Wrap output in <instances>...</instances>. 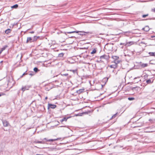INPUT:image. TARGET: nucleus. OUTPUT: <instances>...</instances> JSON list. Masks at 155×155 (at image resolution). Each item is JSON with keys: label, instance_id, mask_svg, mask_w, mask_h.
<instances>
[{"label": "nucleus", "instance_id": "obj_1", "mask_svg": "<svg viewBox=\"0 0 155 155\" xmlns=\"http://www.w3.org/2000/svg\"><path fill=\"white\" fill-rule=\"evenodd\" d=\"M109 58V56L108 55H104L101 56L100 57V61L104 62L105 61H107Z\"/></svg>", "mask_w": 155, "mask_h": 155}, {"label": "nucleus", "instance_id": "obj_2", "mask_svg": "<svg viewBox=\"0 0 155 155\" xmlns=\"http://www.w3.org/2000/svg\"><path fill=\"white\" fill-rule=\"evenodd\" d=\"M134 42L133 41L127 42L125 44L124 46H130L134 44Z\"/></svg>", "mask_w": 155, "mask_h": 155}, {"label": "nucleus", "instance_id": "obj_3", "mask_svg": "<svg viewBox=\"0 0 155 155\" xmlns=\"http://www.w3.org/2000/svg\"><path fill=\"white\" fill-rule=\"evenodd\" d=\"M30 86L28 85H26L24 87H22L21 89V90L24 92L25 90H28L29 88L30 87Z\"/></svg>", "mask_w": 155, "mask_h": 155}, {"label": "nucleus", "instance_id": "obj_4", "mask_svg": "<svg viewBox=\"0 0 155 155\" xmlns=\"http://www.w3.org/2000/svg\"><path fill=\"white\" fill-rule=\"evenodd\" d=\"M80 32L81 33H80L79 34L80 35H83V34L82 33H84V32H81V31H72L68 32L66 33H67L68 34H71V33H78V32Z\"/></svg>", "mask_w": 155, "mask_h": 155}, {"label": "nucleus", "instance_id": "obj_5", "mask_svg": "<svg viewBox=\"0 0 155 155\" xmlns=\"http://www.w3.org/2000/svg\"><path fill=\"white\" fill-rule=\"evenodd\" d=\"M2 123L3 126L4 127H7L9 125V123L6 120L2 121Z\"/></svg>", "mask_w": 155, "mask_h": 155}, {"label": "nucleus", "instance_id": "obj_6", "mask_svg": "<svg viewBox=\"0 0 155 155\" xmlns=\"http://www.w3.org/2000/svg\"><path fill=\"white\" fill-rule=\"evenodd\" d=\"M59 139L58 138H57V139H49V140H48L46 138H44V140H46L47 141H51L53 142L54 141L58 140Z\"/></svg>", "mask_w": 155, "mask_h": 155}, {"label": "nucleus", "instance_id": "obj_7", "mask_svg": "<svg viewBox=\"0 0 155 155\" xmlns=\"http://www.w3.org/2000/svg\"><path fill=\"white\" fill-rule=\"evenodd\" d=\"M48 107H50L51 108L54 109L56 107V106L55 105L49 104H48Z\"/></svg>", "mask_w": 155, "mask_h": 155}, {"label": "nucleus", "instance_id": "obj_8", "mask_svg": "<svg viewBox=\"0 0 155 155\" xmlns=\"http://www.w3.org/2000/svg\"><path fill=\"white\" fill-rule=\"evenodd\" d=\"M34 143H42V144H44L45 143L44 141H35L34 142Z\"/></svg>", "mask_w": 155, "mask_h": 155}, {"label": "nucleus", "instance_id": "obj_9", "mask_svg": "<svg viewBox=\"0 0 155 155\" xmlns=\"http://www.w3.org/2000/svg\"><path fill=\"white\" fill-rule=\"evenodd\" d=\"M143 29L146 31H149L150 29L148 26H146L144 28H143Z\"/></svg>", "mask_w": 155, "mask_h": 155}, {"label": "nucleus", "instance_id": "obj_10", "mask_svg": "<svg viewBox=\"0 0 155 155\" xmlns=\"http://www.w3.org/2000/svg\"><path fill=\"white\" fill-rule=\"evenodd\" d=\"M110 67L111 68H115L117 67V65L116 64H113L110 65Z\"/></svg>", "mask_w": 155, "mask_h": 155}, {"label": "nucleus", "instance_id": "obj_11", "mask_svg": "<svg viewBox=\"0 0 155 155\" xmlns=\"http://www.w3.org/2000/svg\"><path fill=\"white\" fill-rule=\"evenodd\" d=\"M140 66L142 68H144L145 67H147L148 66V64L143 63L141 64Z\"/></svg>", "mask_w": 155, "mask_h": 155}, {"label": "nucleus", "instance_id": "obj_12", "mask_svg": "<svg viewBox=\"0 0 155 155\" xmlns=\"http://www.w3.org/2000/svg\"><path fill=\"white\" fill-rule=\"evenodd\" d=\"M11 31V30L10 29H8L5 31V33L6 34H8Z\"/></svg>", "mask_w": 155, "mask_h": 155}, {"label": "nucleus", "instance_id": "obj_13", "mask_svg": "<svg viewBox=\"0 0 155 155\" xmlns=\"http://www.w3.org/2000/svg\"><path fill=\"white\" fill-rule=\"evenodd\" d=\"M96 52H97L96 49L95 48H94L91 52V54H93L96 53Z\"/></svg>", "mask_w": 155, "mask_h": 155}, {"label": "nucleus", "instance_id": "obj_14", "mask_svg": "<svg viewBox=\"0 0 155 155\" xmlns=\"http://www.w3.org/2000/svg\"><path fill=\"white\" fill-rule=\"evenodd\" d=\"M32 39L31 37H28L27 38V39L26 41L27 43H28L29 41H30V42H32Z\"/></svg>", "mask_w": 155, "mask_h": 155}, {"label": "nucleus", "instance_id": "obj_15", "mask_svg": "<svg viewBox=\"0 0 155 155\" xmlns=\"http://www.w3.org/2000/svg\"><path fill=\"white\" fill-rule=\"evenodd\" d=\"M120 61L118 60H114V64H116L117 65V64L119 63H120Z\"/></svg>", "mask_w": 155, "mask_h": 155}, {"label": "nucleus", "instance_id": "obj_16", "mask_svg": "<svg viewBox=\"0 0 155 155\" xmlns=\"http://www.w3.org/2000/svg\"><path fill=\"white\" fill-rule=\"evenodd\" d=\"M149 54H150V56H155V52H150L149 53Z\"/></svg>", "mask_w": 155, "mask_h": 155}, {"label": "nucleus", "instance_id": "obj_17", "mask_svg": "<svg viewBox=\"0 0 155 155\" xmlns=\"http://www.w3.org/2000/svg\"><path fill=\"white\" fill-rule=\"evenodd\" d=\"M68 118H66V117H64V118H63L61 120H60V121L61 122H62L63 121H66L67 120V119H68Z\"/></svg>", "mask_w": 155, "mask_h": 155}, {"label": "nucleus", "instance_id": "obj_18", "mask_svg": "<svg viewBox=\"0 0 155 155\" xmlns=\"http://www.w3.org/2000/svg\"><path fill=\"white\" fill-rule=\"evenodd\" d=\"M112 58L114 59V60H118L119 57L117 56H113Z\"/></svg>", "mask_w": 155, "mask_h": 155}, {"label": "nucleus", "instance_id": "obj_19", "mask_svg": "<svg viewBox=\"0 0 155 155\" xmlns=\"http://www.w3.org/2000/svg\"><path fill=\"white\" fill-rule=\"evenodd\" d=\"M83 91V89H80L77 91V93L79 94H80L81 92H82Z\"/></svg>", "mask_w": 155, "mask_h": 155}, {"label": "nucleus", "instance_id": "obj_20", "mask_svg": "<svg viewBox=\"0 0 155 155\" xmlns=\"http://www.w3.org/2000/svg\"><path fill=\"white\" fill-rule=\"evenodd\" d=\"M117 114V113H116L115 114L113 115L111 118L110 119H113L114 118L116 117Z\"/></svg>", "mask_w": 155, "mask_h": 155}, {"label": "nucleus", "instance_id": "obj_21", "mask_svg": "<svg viewBox=\"0 0 155 155\" xmlns=\"http://www.w3.org/2000/svg\"><path fill=\"white\" fill-rule=\"evenodd\" d=\"M18 5L17 4L11 7L12 8H16L18 7Z\"/></svg>", "mask_w": 155, "mask_h": 155}, {"label": "nucleus", "instance_id": "obj_22", "mask_svg": "<svg viewBox=\"0 0 155 155\" xmlns=\"http://www.w3.org/2000/svg\"><path fill=\"white\" fill-rule=\"evenodd\" d=\"M7 47H8V46L7 45H5V46H4L3 48H2V49L1 50L2 51H3L4 50H5Z\"/></svg>", "mask_w": 155, "mask_h": 155}, {"label": "nucleus", "instance_id": "obj_23", "mask_svg": "<svg viewBox=\"0 0 155 155\" xmlns=\"http://www.w3.org/2000/svg\"><path fill=\"white\" fill-rule=\"evenodd\" d=\"M34 71L35 72H37L38 71H39V70L37 68H35L34 69Z\"/></svg>", "mask_w": 155, "mask_h": 155}, {"label": "nucleus", "instance_id": "obj_24", "mask_svg": "<svg viewBox=\"0 0 155 155\" xmlns=\"http://www.w3.org/2000/svg\"><path fill=\"white\" fill-rule=\"evenodd\" d=\"M135 99L134 97H129L128 99L130 101H132L134 100Z\"/></svg>", "mask_w": 155, "mask_h": 155}, {"label": "nucleus", "instance_id": "obj_25", "mask_svg": "<svg viewBox=\"0 0 155 155\" xmlns=\"http://www.w3.org/2000/svg\"><path fill=\"white\" fill-rule=\"evenodd\" d=\"M146 82L148 84L151 83V81L150 79H149L146 81Z\"/></svg>", "mask_w": 155, "mask_h": 155}, {"label": "nucleus", "instance_id": "obj_26", "mask_svg": "<svg viewBox=\"0 0 155 155\" xmlns=\"http://www.w3.org/2000/svg\"><path fill=\"white\" fill-rule=\"evenodd\" d=\"M148 14H147V15H143V16H142V17L143 18H145L147 16H148Z\"/></svg>", "mask_w": 155, "mask_h": 155}, {"label": "nucleus", "instance_id": "obj_27", "mask_svg": "<svg viewBox=\"0 0 155 155\" xmlns=\"http://www.w3.org/2000/svg\"><path fill=\"white\" fill-rule=\"evenodd\" d=\"M63 55L64 54L63 53H61L59 54V56L60 57H62L63 56Z\"/></svg>", "mask_w": 155, "mask_h": 155}, {"label": "nucleus", "instance_id": "obj_28", "mask_svg": "<svg viewBox=\"0 0 155 155\" xmlns=\"http://www.w3.org/2000/svg\"><path fill=\"white\" fill-rule=\"evenodd\" d=\"M71 71H72L74 73L75 72H76L77 71V70H71Z\"/></svg>", "mask_w": 155, "mask_h": 155}, {"label": "nucleus", "instance_id": "obj_29", "mask_svg": "<svg viewBox=\"0 0 155 155\" xmlns=\"http://www.w3.org/2000/svg\"><path fill=\"white\" fill-rule=\"evenodd\" d=\"M5 94L2 93H0V96H1L2 95H4Z\"/></svg>", "mask_w": 155, "mask_h": 155}, {"label": "nucleus", "instance_id": "obj_30", "mask_svg": "<svg viewBox=\"0 0 155 155\" xmlns=\"http://www.w3.org/2000/svg\"><path fill=\"white\" fill-rule=\"evenodd\" d=\"M97 61L98 63H100L101 61H100V58L98 59V60H97Z\"/></svg>", "mask_w": 155, "mask_h": 155}, {"label": "nucleus", "instance_id": "obj_31", "mask_svg": "<svg viewBox=\"0 0 155 155\" xmlns=\"http://www.w3.org/2000/svg\"><path fill=\"white\" fill-rule=\"evenodd\" d=\"M26 74L25 73H24L23 74H22V76L21 77H22L23 75H24Z\"/></svg>", "mask_w": 155, "mask_h": 155}, {"label": "nucleus", "instance_id": "obj_32", "mask_svg": "<svg viewBox=\"0 0 155 155\" xmlns=\"http://www.w3.org/2000/svg\"><path fill=\"white\" fill-rule=\"evenodd\" d=\"M63 75H64L65 76H67L68 75V74H63Z\"/></svg>", "mask_w": 155, "mask_h": 155}, {"label": "nucleus", "instance_id": "obj_33", "mask_svg": "<svg viewBox=\"0 0 155 155\" xmlns=\"http://www.w3.org/2000/svg\"><path fill=\"white\" fill-rule=\"evenodd\" d=\"M125 43H121L120 44V45H124V44H125Z\"/></svg>", "mask_w": 155, "mask_h": 155}, {"label": "nucleus", "instance_id": "obj_34", "mask_svg": "<svg viewBox=\"0 0 155 155\" xmlns=\"http://www.w3.org/2000/svg\"><path fill=\"white\" fill-rule=\"evenodd\" d=\"M34 31H31V32H30V33H34Z\"/></svg>", "mask_w": 155, "mask_h": 155}, {"label": "nucleus", "instance_id": "obj_35", "mask_svg": "<svg viewBox=\"0 0 155 155\" xmlns=\"http://www.w3.org/2000/svg\"><path fill=\"white\" fill-rule=\"evenodd\" d=\"M154 12H155V8H154L152 10Z\"/></svg>", "mask_w": 155, "mask_h": 155}, {"label": "nucleus", "instance_id": "obj_36", "mask_svg": "<svg viewBox=\"0 0 155 155\" xmlns=\"http://www.w3.org/2000/svg\"><path fill=\"white\" fill-rule=\"evenodd\" d=\"M36 155H43V154H37Z\"/></svg>", "mask_w": 155, "mask_h": 155}, {"label": "nucleus", "instance_id": "obj_37", "mask_svg": "<svg viewBox=\"0 0 155 155\" xmlns=\"http://www.w3.org/2000/svg\"><path fill=\"white\" fill-rule=\"evenodd\" d=\"M47 98H48L47 97H45V99L46 100L47 99Z\"/></svg>", "mask_w": 155, "mask_h": 155}, {"label": "nucleus", "instance_id": "obj_38", "mask_svg": "<svg viewBox=\"0 0 155 155\" xmlns=\"http://www.w3.org/2000/svg\"><path fill=\"white\" fill-rule=\"evenodd\" d=\"M2 62H3V61H1V62H0V63H2Z\"/></svg>", "mask_w": 155, "mask_h": 155}, {"label": "nucleus", "instance_id": "obj_39", "mask_svg": "<svg viewBox=\"0 0 155 155\" xmlns=\"http://www.w3.org/2000/svg\"><path fill=\"white\" fill-rule=\"evenodd\" d=\"M2 51L1 50L0 51V54L2 53Z\"/></svg>", "mask_w": 155, "mask_h": 155}]
</instances>
